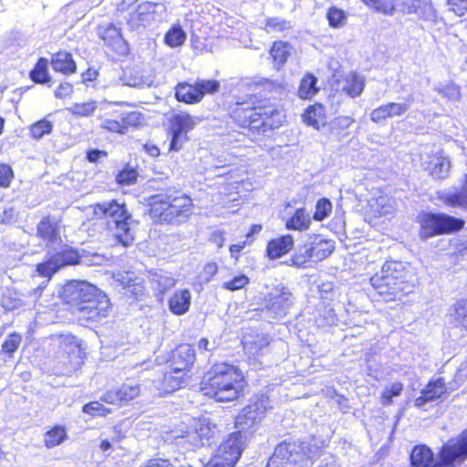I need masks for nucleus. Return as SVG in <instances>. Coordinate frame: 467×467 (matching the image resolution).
I'll use <instances>...</instances> for the list:
<instances>
[{
  "instance_id": "obj_1",
  "label": "nucleus",
  "mask_w": 467,
  "mask_h": 467,
  "mask_svg": "<svg viewBox=\"0 0 467 467\" xmlns=\"http://www.w3.org/2000/svg\"><path fill=\"white\" fill-rule=\"evenodd\" d=\"M60 296L83 326L102 323L113 309L105 292L83 280L67 282L62 287Z\"/></svg>"
},
{
  "instance_id": "obj_2",
  "label": "nucleus",
  "mask_w": 467,
  "mask_h": 467,
  "mask_svg": "<svg viewBox=\"0 0 467 467\" xmlns=\"http://www.w3.org/2000/svg\"><path fill=\"white\" fill-rule=\"evenodd\" d=\"M150 187L159 192L150 197L149 214L155 223L180 225L192 213V200L174 186L160 179H152Z\"/></svg>"
},
{
  "instance_id": "obj_3",
  "label": "nucleus",
  "mask_w": 467,
  "mask_h": 467,
  "mask_svg": "<svg viewBox=\"0 0 467 467\" xmlns=\"http://www.w3.org/2000/svg\"><path fill=\"white\" fill-rule=\"evenodd\" d=\"M411 467H458L467 460V429L448 440L436 454L424 443L412 447L410 452Z\"/></svg>"
},
{
  "instance_id": "obj_4",
  "label": "nucleus",
  "mask_w": 467,
  "mask_h": 467,
  "mask_svg": "<svg viewBox=\"0 0 467 467\" xmlns=\"http://www.w3.org/2000/svg\"><path fill=\"white\" fill-rule=\"evenodd\" d=\"M370 284L384 301L401 299L413 292L416 275L410 266L400 261H387L379 272L374 274Z\"/></svg>"
},
{
  "instance_id": "obj_5",
  "label": "nucleus",
  "mask_w": 467,
  "mask_h": 467,
  "mask_svg": "<svg viewBox=\"0 0 467 467\" xmlns=\"http://www.w3.org/2000/svg\"><path fill=\"white\" fill-rule=\"evenodd\" d=\"M243 372L229 363H218L207 371L201 382L204 395L216 401H232L243 395L244 388Z\"/></svg>"
},
{
  "instance_id": "obj_6",
  "label": "nucleus",
  "mask_w": 467,
  "mask_h": 467,
  "mask_svg": "<svg viewBox=\"0 0 467 467\" xmlns=\"http://www.w3.org/2000/svg\"><path fill=\"white\" fill-rule=\"evenodd\" d=\"M270 408V400L266 395H254L235 417V430L228 434L224 441L244 451L246 443L251 440Z\"/></svg>"
},
{
  "instance_id": "obj_7",
  "label": "nucleus",
  "mask_w": 467,
  "mask_h": 467,
  "mask_svg": "<svg viewBox=\"0 0 467 467\" xmlns=\"http://www.w3.org/2000/svg\"><path fill=\"white\" fill-rule=\"evenodd\" d=\"M97 215L106 219L109 231L112 234L117 242L123 246H130L135 240V228L139 222L133 219L129 212L126 203L119 202L117 200L105 201L97 203L94 207Z\"/></svg>"
},
{
  "instance_id": "obj_8",
  "label": "nucleus",
  "mask_w": 467,
  "mask_h": 467,
  "mask_svg": "<svg viewBox=\"0 0 467 467\" xmlns=\"http://www.w3.org/2000/svg\"><path fill=\"white\" fill-rule=\"evenodd\" d=\"M321 448L306 441L285 439L279 442L265 467H311Z\"/></svg>"
},
{
  "instance_id": "obj_9",
  "label": "nucleus",
  "mask_w": 467,
  "mask_h": 467,
  "mask_svg": "<svg viewBox=\"0 0 467 467\" xmlns=\"http://www.w3.org/2000/svg\"><path fill=\"white\" fill-rule=\"evenodd\" d=\"M177 443L188 451L217 445L221 430L209 417L193 419L192 424L177 437Z\"/></svg>"
},
{
  "instance_id": "obj_10",
  "label": "nucleus",
  "mask_w": 467,
  "mask_h": 467,
  "mask_svg": "<svg viewBox=\"0 0 467 467\" xmlns=\"http://www.w3.org/2000/svg\"><path fill=\"white\" fill-rule=\"evenodd\" d=\"M416 221L420 224L419 237L423 241L438 235L455 234L465 225L463 219L445 213L420 212Z\"/></svg>"
},
{
  "instance_id": "obj_11",
  "label": "nucleus",
  "mask_w": 467,
  "mask_h": 467,
  "mask_svg": "<svg viewBox=\"0 0 467 467\" xmlns=\"http://www.w3.org/2000/svg\"><path fill=\"white\" fill-rule=\"evenodd\" d=\"M102 258L98 254H91L85 249L78 250L73 247H67L61 252L52 255L47 262L36 265V272L40 276L50 278L57 271L66 265L78 264L99 265Z\"/></svg>"
},
{
  "instance_id": "obj_12",
  "label": "nucleus",
  "mask_w": 467,
  "mask_h": 467,
  "mask_svg": "<svg viewBox=\"0 0 467 467\" xmlns=\"http://www.w3.org/2000/svg\"><path fill=\"white\" fill-rule=\"evenodd\" d=\"M220 82L216 79H196L193 83L182 81L174 88V97L177 101L185 104H197L203 97L216 93L220 88Z\"/></svg>"
},
{
  "instance_id": "obj_13",
  "label": "nucleus",
  "mask_w": 467,
  "mask_h": 467,
  "mask_svg": "<svg viewBox=\"0 0 467 467\" xmlns=\"http://www.w3.org/2000/svg\"><path fill=\"white\" fill-rule=\"evenodd\" d=\"M285 116L276 109H257L256 116H252L251 121L248 122L247 135L252 140L257 139L258 136H270V132L278 129Z\"/></svg>"
},
{
  "instance_id": "obj_14",
  "label": "nucleus",
  "mask_w": 467,
  "mask_h": 467,
  "mask_svg": "<svg viewBox=\"0 0 467 467\" xmlns=\"http://www.w3.org/2000/svg\"><path fill=\"white\" fill-rule=\"evenodd\" d=\"M294 296L290 289L279 284L273 287L265 298V317L281 318L287 315L294 304Z\"/></svg>"
},
{
  "instance_id": "obj_15",
  "label": "nucleus",
  "mask_w": 467,
  "mask_h": 467,
  "mask_svg": "<svg viewBox=\"0 0 467 467\" xmlns=\"http://www.w3.org/2000/svg\"><path fill=\"white\" fill-rule=\"evenodd\" d=\"M98 36L103 40L104 45L110 48L118 56L125 57L130 53L128 42L123 38L120 28L112 23L99 25Z\"/></svg>"
},
{
  "instance_id": "obj_16",
  "label": "nucleus",
  "mask_w": 467,
  "mask_h": 467,
  "mask_svg": "<svg viewBox=\"0 0 467 467\" xmlns=\"http://www.w3.org/2000/svg\"><path fill=\"white\" fill-rule=\"evenodd\" d=\"M195 361V349L192 346L182 344L171 350L168 362L175 373L188 372Z\"/></svg>"
},
{
  "instance_id": "obj_17",
  "label": "nucleus",
  "mask_w": 467,
  "mask_h": 467,
  "mask_svg": "<svg viewBox=\"0 0 467 467\" xmlns=\"http://www.w3.org/2000/svg\"><path fill=\"white\" fill-rule=\"evenodd\" d=\"M243 451L233 446L229 441H222L216 453L203 467H234L242 456Z\"/></svg>"
},
{
  "instance_id": "obj_18",
  "label": "nucleus",
  "mask_w": 467,
  "mask_h": 467,
  "mask_svg": "<svg viewBox=\"0 0 467 467\" xmlns=\"http://www.w3.org/2000/svg\"><path fill=\"white\" fill-rule=\"evenodd\" d=\"M464 178V183L460 190L453 188L438 191L437 199L447 206L463 208L467 211V174Z\"/></svg>"
},
{
  "instance_id": "obj_19",
  "label": "nucleus",
  "mask_w": 467,
  "mask_h": 467,
  "mask_svg": "<svg viewBox=\"0 0 467 467\" xmlns=\"http://www.w3.org/2000/svg\"><path fill=\"white\" fill-rule=\"evenodd\" d=\"M149 7L150 5H147V2H143L138 5L135 11L129 14L127 26L130 30L140 32L155 23Z\"/></svg>"
},
{
  "instance_id": "obj_20",
  "label": "nucleus",
  "mask_w": 467,
  "mask_h": 467,
  "mask_svg": "<svg viewBox=\"0 0 467 467\" xmlns=\"http://www.w3.org/2000/svg\"><path fill=\"white\" fill-rule=\"evenodd\" d=\"M270 341L269 335L251 330L245 332L242 337L244 351L253 356L259 355L270 344Z\"/></svg>"
},
{
  "instance_id": "obj_21",
  "label": "nucleus",
  "mask_w": 467,
  "mask_h": 467,
  "mask_svg": "<svg viewBox=\"0 0 467 467\" xmlns=\"http://www.w3.org/2000/svg\"><path fill=\"white\" fill-rule=\"evenodd\" d=\"M293 247V236L291 234H284L277 238L271 239L267 243L265 252L269 259L275 260L290 252Z\"/></svg>"
},
{
  "instance_id": "obj_22",
  "label": "nucleus",
  "mask_w": 467,
  "mask_h": 467,
  "mask_svg": "<svg viewBox=\"0 0 467 467\" xmlns=\"http://www.w3.org/2000/svg\"><path fill=\"white\" fill-rule=\"evenodd\" d=\"M310 251L314 256V262H319L327 258L335 250V242L326 239L321 235H312L308 238Z\"/></svg>"
},
{
  "instance_id": "obj_23",
  "label": "nucleus",
  "mask_w": 467,
  "mask_h": 467,
  "mask_svg": "<svg viewBox=\"0 0 467 467\" xmlns=\"http://www.w3.org/2000/svg\"><path fill=\"white\" fill-rule=\"evenodd\" d=\"M192 304V295L189 289L176 290L169 299V310L175 316L186 314Z\"/></svg>"
},
{
  "instance_id": "obj_24",
  "label": "nucleus",
  "mask_w": 467,
  "mask_h": 467,
  "mask_svg": "<svg viewBox=\"0 0 467 467\" xmlns=\"http://www.w3.org/2000/svg\"><path fill=\"white\" fill-rule=\"evenodd\" d=\"M148 278L152 288L160 295L165 294L176 285V280L161 269L150 270L148 272Z\"/></svg>"
},
{
  "instance_id": "obj_25",
  "label": "nucleus",
  "mask_w": 467,
  "mask_h": 467,
  "mask_svg": "<svg viewBox=\"0 0 467 467\" xmlns=\"http://www.w3.org/2000/svg\"><path fill=\"white\" fill-rule=\"evenodd\" d=\"M304 122L317 130L327 124L326 108L321 103L308 106L302 115Z\"/></svg>"
},
{
  "instance_id": "obj_26",
  "label": "nucleus",
  "mask_w": 467,
  "mask_h": 467,
  "mask_svg": "<svg viewBox=\"0 0 467 467\" xmlns=\"http://www.w3.org/2000/svg\"><path fill=\"white\" fill-rule=\"evenodd\" d=\"M36 235L45 242L54 244L59 237V227L49 215L43 217L36 226Z\"/></svg>"
},
{
  "instance_id": "obj_27",
  "label": "nucleus",
  "mask_w": 467,
  "mask_h": 467,
  "mask_svg": "<svg viewBox=\"0 0 467 467\" xmlns=\"http://www.w3.org/2000/svg\"><path fill=\"white\" fill-rule=\"evenodd\" d=\"M51 66L57 72L65 75H70L76 72L77 65L71 53L67 51H58L51 58Z\"/></svg>"
},
{
  "instance_id": "obj_28",
  "label": "nucleus",
  "mask_w": 467,
  "mask_h": 467,
  "mask_svg": "<svg viewBox=\"0 0 467 467\" xmlns=\"http://www.w3.org/2000/svg\"><path fill=\"white\" fill-rule=\"evenodd\" d=\"M120 285L124 290V295L133 300H143L145 297V286L143 281L140 277L122 276Z\"/></svg>"
},
{
  "instance_id": "obj_29",
  "label": "nucleus",
  "mask_w": 467,
  "mask_h": 467,
  "mask_svg": "<svg viewBox=\"0 0 467 467\" xmlns=\"http://www.w3.org/2000/svg\"><path fill=\"white\" fill-rule=\"evenodd\" d=\"M318 78L311 72H306L300 80L297 96L304 100L312 99L319 91L320 88L317 86Z\"/></svg>"
},
{
  "instance_id": "obj_30",
  "label": "nucleus",
  "mask_w": 467,
  "mask_h": 467,
  "mask_svg": "<svg viewBox=\"0 0 467 467\" xmlns=\"http://www.w3.org/2000/svg\"><path fill=\"white\" fill-rule=\"evenodd\" d=\"M186 372L175 373L172 368L165 372L158 387L164 393H171L182 387L185 380Z\"/></svg>"
},
{
  "instance_id": "obj_31",
  "label": "nucleus",
  "mask_w": 467,
  "mask_h": 467,
  "mask_svg": "<svg viewBox=\"0 0 467 467\" xmlns=\"http://www.w3.org/2000/svg\"><path fill=\"white\" fill-rule=\"evenodd\" d=\"M193 118L186 112L174 114L171 119L170 131L188 135L195 127Z\"/></svg>"
},
{
  "instance_id": "obj_32",
  "label": "nucleus",
  "mask_w": 467,
  "mask_h": 467,
  "mask_svg": "<svg viewBox=\"0 0 467 467\" xmlns=\"http://www.w3.org/2000/svg\"><path fill=\"white\" fill-rule=\"evenodd\" d=\"M435 180H443L449 176L451 162L447 158H433L425 169Z\"/></svg>"
},
{
  "instance_id": "obj_33",
  "label": "nucleus",
  "mask_w": 467,
  "mask_h": 467,
  "mask_svg": "<svg viewBox=\"0 0 467 467\" xmlns=\"http://www.w3.org/2000/svg\"><path fill=\"white\" fill-rule=\"evenodd\" d=\"M311 219L305 207L297 208L286 221L285 227L288 230L305 231L310 227Z\"/></svg>"
},
{
  "instance_id": "obj_34",
  "label": "nucleus",
  "mask_w": 467,
  "mask_h": 467,
  "mask_svg": "<svg viewBox=\"0 0 467 467\" xmlns=\"http://www.w3.org/2000/svg\"><path fill=\"white\" fill-rule=\"evenodd\" d=\"M308 262H314V256H312V251H310V244L307 240L303 245L296 247L295 254L286 264L298 268H306Z\"/></svg>"
},
{
  "instance_id": "obj_35",
  "label": "nucleus",
  "mask_w": 467,
  "mask_h": 467,
  "mask_svg": "<svg viewBox=\"0 0 467 467\" xmlns=\"http://www.w3.org/2000/svg\"><path fill=\"white\" fill-rule=\"evenodd\" d=\"M123 84L134 88L150 86L148 78L144 77L140 70L135 67H126L120 77Z\"/></svg>"
},
{
  "instance_id": "obj_36",
  "label": "nucleus",
  "mask_w": 467,
  "mask_h": 467,
  "mask_svg": "<svg viewBox=\"0 0 467 467\" xmlns=\"http://www.w3.org/2000/svg\"><path fill=\"white\" fill-rule=\"evenodd\" d=\"M187 38V34L180 24H175L165 33L163 41L171 48L182 47Z\"/></svg>"
},
{
  "instance_id": "obj_37",
  "label": "nucleus",
  "mask_w": 467,
  "mask_h": 467,
  "mask_svg": "<svg viewBox=\"0 0 467 467\" xmlns=\"http://www.w3.org/2000/svg\"><path fill=\"white\" fill-rule=\"evenodd\" d=\"M29 77L37 84L50 83L52 78L48 73V60L45 57H39L33 69L29 72Z\"/></svg>"
},
{
  "instance_id": "obj_38",
  "label": "nucleus",
  "mask_w": 467,
  "mask_h": 467,
  "mask_svg": "<svg viewBox=\"0 0 467 467\" xmlns=\"http://www.w3.org/2000/svg\"><path fill=\"white\" fill-rule=\"evenodd\" d=\"M0 305L6 311H12L22 306L23 302L14 289L0 288Z\"/></svg>"
},
{
  "instance_id": "obj_39",
  "label": "nucleus",
  "mask_w": 467,
  "mask_h": 467,
  "mask_svg": "<svg viewBox=\"0 0 467 467\" xmlns=\"http://www.w3.org/2000/svg\"><path fill=\"white\" fill-rule=\"evenodd\" d=\"M257 109L255 108H244L238 105L231 114V118L234 121L243 129H247L248 122L251 121L252 116H256Z\"/></svg>"
},
{
  "instance_id": "obj_40",
  "label": "nucleus",
  "mask_w": 467,
  "mask_h": 467,
  "mask_svg": "<svg viewBox=\"0 0 467 467\" xmlns=\"http://www.w3.org/2000/svg\"><path fill=\"white\" fill-rule=\"evenodd\" d=\"M423 391L428 395L429 400L434 401L439 398H442L448 392V389L444 379L438 378L437 379L430 380L423 389Z\"/></svg>"
},
{
  "instance_id": "obj_41",
  "label": "nucleus",
  "mask_w": 467,
  "mask_h": 467,
  "mask_svg": "<svg viewBox=\"0 0 467 467\" xmlns=\"http://www.w3.org/2000/svg\"><path fill=\"white\" fill-rule=\"evenodd\" d=\"M67 438L66 429L63 426L56 425L45 434L44 442L47 448H54Z\"/></svg>"
},
{
  "instance_id": "obj_42",
  "label": "nucleus",
  "mask_w": 467,
  "mask_h": 467,
  "mask_svg": "<svg viewBox=\"0 0 467 467\" xmlns=\"http://www.w3.org/2000/svg\"><path fill=\"white\" fill-rule=\"evenodd\" d=\"M364 88V78L360 77L358 74L353 73L347 79V83L343 87L342 90L346 92L349 97L356 98L358 97L363 92Z\"/></svg>"
},
{
  "instance_id": "obj_43",
  "label": "nucleus",
  "mask_w": 467,
  "mask_h": 467,
  "mask_svg": "<svg viewBox=\"0 0 467 467\" xmlns=\"http://www.w3.org/2000/svg\"><path fill=\"white\" fill-rule=\"evenodd\" d=\"M409 14H416L420 17L430 20L434 16L432 7L425 2L420 0H410L406 4Z\"/></svg>"
},
{
  "instance_id": "obj_44",
  "label": "nucleus",
  "mask_w": 467,
  "mask_h": 467,
  "mask_svg": "<svg viewBox=\"0 0 467 467\" xmlns=\"http://www.w3.org/2000/svg\"><path fill=\"white\" fill-rule=\"evenodd\" d=\"M290 46L283 41H275L271 48V56L275 64L283 66L290 56Z\"/></svg>"
},
{
  "instance_id": "obj_45",
  "label": "nucleus",
  "mask_w": 467,
  "mask_h": 467,
  "mask_svg": "<svg viewBox=\"0 0 467 467\" xmlns=\"http://www.w3.org/2000/svg\"><path fill=\"white\" fill-rule=\"evenodd\" d=\"M98 109V102L90 100L83 103H74L67 109L76 117H90Z\"/></svg>"
},
{
  "instance_id": "obj_46",
  "label": "nucleus",
  "mask_w": 467,
  "mask_h": 467,
  "mask_svg": "<svg viewBox=\"0 0 467 467\" xmlns=\"http://www.w3.org/2000/svg\"><path fill=\"white\" fill-rule=\"evenodd\" d=\"M53 130V123L47 118H44L30 126V134L33 139L39 140L45 135L51 134Z\"/></svg>"
},
{
  "instance_id": "obj_47",
  "label": "nucleus",
  "mask_w": 467,
  "mask_h": 467,
  "mask_svg": "<svg viewBox=\"0 0 467 467\" xmlns=\"http://www.w3.org/2000/svg\"><path fill=\"white\" fill-rule=\"evenodd\" d=\"M347 18L348 16L346 12L337 6L329 7L327 12L328 25L333 28H340L344 26L347 23Z\"/></svg>"
},
{
  "instance_id": "obj_48",
  "label": "nucleus",
  "mask_w": 467,
  "mask_h": 467,
  "mask_svg": "<svg viewBox=\"0 0 467 467\" xmlns=\"http://www.w3.org/2000/svg\"><path fill=\"white\" fill-rule=\"evenodd\" d=\"M117 114V118L122 120L125 133L130 127L140 126L143 120V116L139 111H121Z\"/></svg>"
},
{
  "instance_id": "obj_49",
  "label": "nucleus",
  "mask_w": 467,
  "mask_h": 467,
  "mask_svg": "<svg viewBox=\"0 0 467 467\" xmlns=\"http://www.w3.org/2000/svg\"><path fill=\"white\" fill-rule=\"evenodd\" d=\"M368 7L388 16H393L396 11L395 0H361Z\"/></svg>"
},
{
  "instance_id": "obj_50",
  "label": "nucleus",
  "mask_w": 467,
  "mask_h": 467,
  "mask_svg": "<svg viewBox=\"0 0 467 467\" xmlns=\"http://www.w3.org/2000/svg\"><path fill=\"white\" fill-rule=\"evenodd\" d=\"M138 175V171L135 168L130 164H126L116 175V182L120 185H131L136 183Z\"/></svg>"
},
{
  "instance_id": "obj_51",
  "label": "nucleus",
  "mask_w": 467,
  "mask_h": 467,
  "mask_svg": "<svg viewBox=\"0 0 467 467\" xmlns=\"http://www.w3.org/2000/svg\"><path fill=\"white\" fill-rule=\"evenodd\" d=\"M331 211L332 202L329 199L323 197L317 202L312 219L317 222H322L330 215Z\"/></svg>"
},
{
  "instance_id": "obj_52",
  "label": "nucleus",
  "mask_w": 467,
  "mask_h": 467,
  "mask_svg": "<svg viewBox=\"0 0 467 467\" xmlns=\"http://www.w3.org/2000/svg\"><path fill=\"white\" fill-rule=\"evenodd\" d=\"M403 390V385L400 382H394L389 388H386L381 393L380 403L383 406L392 404L393 398L399 397Z\"/></svg>"
},
{
  "instance_id": "obj_53",
  "label": "nucleus",
  "mask_w": 467,
  "mask_h": 467,
  "mask_svg": "<svg viewBox=\"0 0 467 467\" xmlns=\"http://www.w3.org/2000/svg\"><path fill=\"white\" fill-rule=\"evenodd\" d=\"M82 412L92 417H105L111 413L112 410L105 407L99 401H90L83 405Z\"/></svg>"
},
{
  "instance_id": "obj_54",
  "label": "nucleus",
  "mask_w": 467,
  "mask_h": 467,
  "mask_svg": "<svg viewBox=\"0 0 467 467\" xmlns=\"http://www.w3.org/2000/svg\"><path fill=\"white\" fill-rule=\"evenodd\" d=\"M21 341L22 337L19 334L12 333L8 335L2 344V352L12 357L17 350Z\"/></svg>"
},
{
  "instance_id": "obj_55",
  "label": "nucleus",
  "mask_w": 467,
  "mask_h": 467,
  "mask_svg": "<svg viewBox=\"0 0 467 467\" xmlns=\"http://www.w3.org/2000/svg\"><path fill=\"white\" fill-rule=\"evenodd\" d=\"M382 106L389 119L400 117L410 109V104L408 102H389L387 104H383Z\"/></svg>"
},
{
  "instance_id": "obj_56",
  "label": "nucleus",
  "mask_w": 467,
  "mask_h": 467,
  "mask_svg": "<svg viewBox=\"0 0 467 467\" xmlns=\"http://www.w3.org/2000/svg\"><path fill=\"white\" fill-rule=\"evenodd\" d=\"M121 403L128 402L139 396L140 389L139 385L123 384L118 389Z\"/></svg>"
},
{
  "instance_id": "obj_57",
  "label": "nucleus",
  "mask_w": 467,
  "mask_h": 467,
  "mask_svg": "<svg viewBox=\"0 0 467 467\" xmlns=\"http://www.w3.org/2000/svg\"><path fill=\"white\" fill-rule=\"evenodd\" d=\"M147 5H150L149 9H150L155 23L161 22L167 18V7L165 4L147 2Z\"/></svg>"
},
{
  "instance_id": "obj_58",
  "label": "nucleus",
  "mask_w": 467,
  "mask_h": 467,
  "mask_svg": "<svg viewBox=\"0 0 467 467\" xmlns=\"http://www.w3.org/2000/svg\"><path fill=\"white\" fill-rule=\"evenodd\" d=\"M248 283L249 278L245 275H239L224 282L223 287L229 291H235L244 288Z\"/></svg>"
},
{
  "instance_id": "obj_59",
  "label": "nucleus",
  "mask_w": 467,
  "mask_h": 467,
  "mask_svg": "<svg viewBox=\"0 0 467 467\" xmlns=\"http://www.w3.org/2000/svg\"><path fill=\"white\" fill-rule=\"evenodd\" d=\"M15 177L12 167L6 163L0 164V188H7Z\"/></svg>"
},
{
  "instance_id": "obj_60",
  "label": "nucleus",
  "mask_w": 467,
  "mask_h": 467,
  "mask_svg": "<svg viewBox=\"0 0 467 467\" xmlns=\"http://www.w3.org/2000/svg\"><path fill=\"white\" fill-rule=\"evenodd\" d=\"M170 144L169 150L173 151H179L184 146V144L189 140V136L184 134H180L176 132L170 131Z\"/></svg>"
},
{
  "instance_id": "obj_61",
  "label": "nucleus",
  "mask_w": 467,
  "mask_h": 467,
  "mask_svg": "<svg viewBox=\"0 0 467 467\" xmlns=\"http://www.w3.org/2000/svg\"><path fill=\"white\" fill-rule=\"evenodd\" d=\"M101 127L103 129L108 130L112 132H118L120 134L125 133V130L123 128V123L120 119H106L103 120Z\"/></svg>"
},
{
  "instance_id": "obj_62",
  "label": "nucleus",
  "mask_w": 467,
  "mask_h": 467,
  "mask_svg": "<svg viewBox=\"0 0 467 467\" xmlns=\"http://www.w3.org/2000/svg\"><path fill=\"white\" fill-rule=\"evenodd\" d=\"M18 213L13 206H6L4 208L0 223L4 224H11L17 221Z\"/></svg>"
},
{
  "instance_id": "obj_63",
  "label": "nucleus",
  "mask_w": 467,
  "mask_h": 467,
  "mask_svg": "<svg viewBox=\"0 0 467 467\" xmlns=\"http://www.w3.org/2000/svg\"><path fill=\"white\" fill-rule=\"evenodd\" d=\"M450 10L462 16L467 12V0H447Z\"/></svg>"
},
{
  "instance_id": "obj_64",
  "label": "nucleus",
  "mask_w": 467,
  "mask_h": 467,
  "mask_svg": "<svg viewBox=\"0 0 467 467\" xmlns=\"http://www.w3.org/2000/svg\"><path fill=\"white\" fill-rule=\"evenodd\" d=\"M456 315L461 320L462 327L467 329V298L457 302Z\"/></svg>"
}]
</instances>
